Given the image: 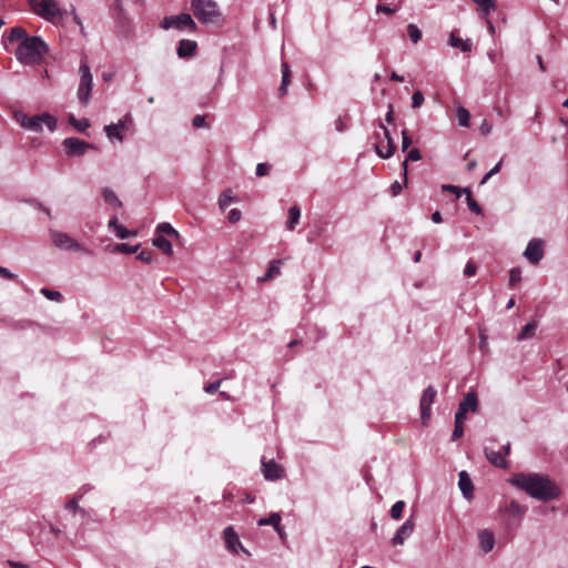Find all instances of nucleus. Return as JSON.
<instances>
[{
    "label": "nucleus",
    "mask_w": 568,
    "mask_h": 568,
    "mask_svg": "<svg viewBox=\"0 0 568 568\" xmlns=\"http://www.w3.org/2000/svg\"><path fill=\"white\" fill-rule=\"evenodd\" d=\"M224 541L229 550L233 552H239V550L246 552L232 526L224 529Z\"/></svg>",
    "instance_id": "2eb2a0df"
},
{
    "label": "nucleus",
    "mask_w": 568,
    "mask_h": 568,
    "mask_svg": "<svg viewBox=\"0 0 568 568\" xmlns=\"http://www.w3.org/2000/svg\"><path fill=\"white\" fill-rule=\"evenodd\" d=\"M109 229L113 232L116 231V227L121 226V224L118 223V217L116 216H112L109 221V224H108Z\"/></svg>",
    "instance_id": "69168bd1"
},
{
    "label": "nucleus",
    "mask_w": 568,
    "mask_h": 568,
    "mask_svg": "<svg viewBox=\"0 0 568 568\" xmlns=\"http://www.w3.org/2000/svg\"><path fill=\"white\" fill-rule=\"evenodd\" d=\"M40 293L50 301L61 302L62 294L58 291H51L49 288H41Z\"/></svg>",
    "instance_id": "a19ab883"
},
{
    "label": "nucleus",
    "mask_w": 568,
    "mask_h": 568,
    "mask_svg": "<svg viewBox=\"0 0 568 568\" xmlns=\"http://www.w3.org/2000/svg\"><path fill=\"white\" fill-rule=\"evenodd\" d=\"M29 4L33 13L50 23L62 22L68 14L55 0H29Z\"/></svg>",
    "instance_id": "7ed1b4c3"
},
{
    "label": "nucleus",
    "mask_w": 568,
    "mask_h": 568,
    "mask_svg": "<svg viewBox=\"0 0 568 568\" xmlns=\"http://www.w3.org/2000/svg\"><path fill=\"white\" fill-rule=\"evenodd\" d=\"M473 1L475 3H477L486 14L494 11L497 7L496 0H473Z\"/></svg>",
    "instance_id": "4c0bfd02"
},
{
    "label": "nucleus",
    "mask_w": 568,
    "mask_h": 568,
    "mask_svg": "<svg viewBox=\"0 0 568 568\" xmlns=\"http://www.w3.org/2000/svg\"><path fill=\"white\" fill-rule=\"evenodd\" d=\"M301 217V210L297 205H293L288 210V220L286 222L287 230L292 231L296 226V224L300 222Z\"/></svg>",
    "instance_id": "c85d7f7f"
},
{
    "label": "nucleus",
    "mask_w": 568,
    "mask_h": 568,
    "mask_svg": "<svg viewBox=\"0 0 568 568\" xmlns=\"http://www.w3.org/2000/svg\"><path fill=\"white\" fill-rule=\"evenodd\" d=\"M196 49V42L192 40H181L178 47V55L180 58H186L193 55Z\"/></svg>",
    "instance_id": "4be33fe9"
},
{
    "label": "nucleus",
    "mask_w": 568,
    "mask_h": 568,
    "mask_svg": "<svg viewBox=\"0 0 568 568\" xmlns=\"http://www.w3.org/2000/svg\"><path fill=\"white\" fill-rule=\"evenodd\" d=\"M404 508H405V501H403V500H398V501H396V503L392 506V508H390V517H392L393 519H396V520L400 519V518H402V515H403V510H404Z\"/></svg>",
    "instance_id": "58836bf2"
},
{
    "label": "nucleus",
    "mask_w": 568,
    "mask_h": 568,
    "mask_svg": "<svg viewBox=\"0 0 568 568\" xmlns=\"http://www.w3.org/2000/svg\"><path fill=\"white\" fill-rule=\"evenodd\" d=\"M432 220L434 223H440L443 221L442 214L438 211L434 212L432 215Z\"/></svg>",
    "instance_id": "774afa93"
},
{
    "label": "nucleus",
    "mask_w": 568,
    "mask_h": 568,
    "mask_svg": "<svg viewBox=\"0 0 568 568\" xmlns=\"http://www.w3.org/2000/svg\"><path fill=\"white\" fill-rule=\"evenodd\" d=\"M518 489L524 490L530 497L539 500H551L558 496L555 485L544 475L519 473L508 480Z\"/></svg>",
    "instance_id": "f03ea898"
},
{
    "label": "nucleus",
    "mask_w": 568,
    "mask_h": 568,
    "mask_svg": "<svg viewBox=\"0 0 568 568\" xmlns=\"http://www.w3.org/2000/svg\"><path fill=\"white\" fill-rule=\"evenodd\" d=\"M270 165L266 163H258L256 166V175L257 176H264L268 173Z\"/></svg>",
    "instance_id": "5fc2aeb1"
},
{
    "label": "nucleus",
    "mask_w": 568,
    "mask_h": 568,
    "mask_svg": "<svg viewBox=\"0 0 568 568\" xmlns=\"http://www.w3.org/2000/svg\"><path fill=\"white\" fill-rule=\"evenodd\" d=\"M449 44L454 48L460 49L463 52L470 51L473 47V43L469 39L463 40L462 38L457 37L455 31L450 33Z\"/></svg>",
    "instance_id": "5701e85b"
},
{
    "label": "nucleus",
    "mask_w": 568,
    "mask_h": 568,
    "mask_svg": "<svg viewBox=\"0 0 568 568\" xmlns=\"http://www.w3.org/2000/svg\"><path fill=\"white\" fill-rule=\"evenodd\" d=\"M138 248H139V245H130L128 243H121V244L115 245L114 251L119 252V253H124V254H132V253H135L138 251Z\"/></svg>",
    "instance_id": "ea45409f"
},
{
    "label": "nucleus",
    "mask_w": 568,
    "mask_h": 568,
    "mask_svg": "<svg viewBox=\"0 0 568 568\" xmlns=\"http://www.w3.org/2000/svg\"><path fill=\"white\" fill-rule=\"evenodd\" d=\"M0 275L8 280H13L17 277L16 274L11 273L8 268L0 266Z\"/></svg>",
    "instance_id": "680f3d73"
},
{
    "label": "nucleus",
    "mask_w": 568,
    "mask_h": 568,
    "mask_svg": "<svg viewBox=\"0 0 568 568\" xmlns=\"http://www.w3.org/2000/svg\"><path fill=\"white\" fill-rule=\"evenodd\" d=\"M458 486L467 499L473 498V483L465 470L459 473Z\"/></svg>",
    "instance_id": "6ab92c4d"
},
{
    "label": "nucleus",
    "mask_w": 568,
    "mask_h": 568,
    "mask_svg": "<svg viewBox=\"0 0 568 568\" xmlns=\"http://www.w3.org/2000/svg\"><path fill=\"white\" fill-rule=\"evenodd\" d=\"M221 385V381L213 382L204 387V390L209 394L215 393Z\"/></svg>",
    "instance_id": "13d9d810"
},
{
    "label": "nucleus",
    "mask_w": 568,
    "mask_h": 568,
    "mask_svg": "<svg viewBox=\"0 0 568 568\" xmlns=\"http://www.w3.org/2000/svg\"><path fill=\"white\" fill-rule=\"evenodd\" d=\"M544 244V241L540 239H532L528 242L524 256L529 263L534 265L539 264L545 254Z\"/></svg>",
    "instance_id": "f8f14e48"
},
{
    "label": "nucleus",
    "mask_w": 568,
    "mask_h": 568,
    "mask_svg": "<svg viewBox=\"0 0 568 568\" xmlns=\"http://www.w3.org/2000/svg\"><path fill=\"white\" fill-rule=\"evenodd\" d=\"M52 243L64 251H75V252H82V253H90L88 248H85L83 245H81L79 242H77L74 239H72L69 234L55 230L50 231Z\"/></svg>",
    "instance_id": "0eeeda50"
},
{
    "label": "nucleus",
    "mask_w": 568,
    "mask_h": 568,
    "mask_svg": "<svg viewBox=\"0 0 568 568\" xmlns=\"http://www.w3.org/2000/svg\"><path fill=\"white\" fill-rule=\"evenodd\" d=\"M479 548L484 554H487L494 549L495 535L490 529H481L477 534Z\"/></svg>",
    "instance_id": "f3484780"
},
{
    "label": "nucleus",
    "mask_w": 568,
    "mask_h": 568,
    "mask_svg": "<svg viewBox=\"0 0 568 568\" xmlns=\"http://www.w3.org/2000/svg\"><path fill=\"white\" fill-rule=\"evenodd\" d=\"M138 258L144 263H151L153 260V255L150 251H142L138 254Z\"/></svg>",
    "instance_id": "864d4df0"
},
{
    "label": "nucleus",
    "mask_w": 568,
    "mask_h": 568,
    "mask_svg": "<svg viewBox=\"0 0 568 568\" xmlns=\"http://www.w3.org/2000/svg\"><path fill=\"white\" fill-rule=\"evenodd\" d=\"M132 125V116L130 114H125L122 119H120L116 123H111L104 126V132L110 141H124L123 133L129 130Z\"/></svg>",
    "instance_id": "9d476101"
},
{
    "label": "nucleus",
    "mask_w": 568,
    "mask_h": 568,
    "mask_svg": "<svg viewBox=\"0 0 568 568\" xmlns=\"http://www.w3.org/2000/svg\"><path fill=\"white\" fill-rule=\"evenodd\" d=\"M376 11L377 12H383V13H386V14H390V13H394L396 11L395 8L388 6V4H377L376 7Z\"/></svg>",
    "instance_id": "6e6d98bb"
},
{
    "label": "nucleus",
    "mask_w": 568,
    "mask_h": 568,
    "mask_svg": "<svg viewBox=\"0 0 568 568\" xmlns=\"http://www.w3.org/2000/svg\"><path fill=\"white\" fill-rule=\"evenodd\" d=\"M192 124L194 128H204L206 126L205 116L197 114L193 118Z\"/></svg>",
    "instance_id": "603ef678"
},
{
    "label": "nucleus",
    "mask_w": 568,
    "mask_h": 568,
    "mask_svg": "<svg viewBox=\"0 0 568 568\" xmlns=\"http://www.w3.org/2000/svg\"><path fill=\"white\" fill-rule=\"evenodd\" d=\"M65 152L70 156L83 155L89 149H93V145L80 140L78 138H68L63 141Z\"/></svg>",
    "instance_id": "ddd939ff"
},
{
    "label": "nucleus",
    "mask_w": 568,
    "mask_h": 568,
    "mask_svg": "<svg viewBox=\"0 0 568 568\" xmlns=\"http://www.w3.org/2000/svg\"><path fill=\"white\" fill-rule=\"evenodd\" d=\"M422 159L420 152L418 149H412L407 153V158L402 163L403 168V176H404V183H407V162L408 161H419Z\"/></svg>",
    "instance_id": "c756f323"
},
{
    "label": "nucleus",
    "mask_w": 568,
    "mask_h": 568,
    "mask_svg": "<svg viewBox=\"0 0 568 568\" xmlns=\"http://www.w3.org/2000/svg\"><path fill=\"white\" fill-rule=\"evenodd\" d=\"M80 72V82L78 88V99L82 104H87L90 100L92 87H93V78L90 71V68L85 61H82L79 68Z\"/></svg>",
    "instance_id": "423d86ee"
},
{
    "label": "nucleus",
    "mask_w": 568,
    "mask_h": 568,
    "mask_svg": "<svg viewBox=\"0 0 568 568\" xmlns=\"http://www.w3.org/2000/svg\"><path fill=\"white\" fill-rule=\"evenodd\" d=\"M464 192L467 194L466 201H467L468 209L471 212H474L475 214L480 215L483 213V211H481L480 206L478 205V203L473 199L470 191L468 189H465Z\"/></svg>",
    "instance_id": "e433bc0d"
},
{
    "label": "nucleus",
    "mask_w": 568,
    "mask_h": 568,
    "mask_svg": "<svg viewBox=\"0 0 568 568\" xmlns=\"http://www.w3.org/2000/svg\"><path fill=\"white\" fill-rule=\"evenodd\" d=\"M16 120L22 128L31 132H41L43 126H47L50 132H53L57 129V119L49 113H42L33 116L17 113Z\"/></svg>",
    "instance_id": "20e7f679"
},
{
    "label": "nucleus",
    "mask_w": 568,
    "mask_h": 568,
    "mask_svg": "<svg viewBox=\"0 0 568 568\" xmlns=\"http://www.w3.org/2000/svg\"><path fill=\"white\" fill-rule=\"evenodd\" d=\"M241 216H242V213L240 210L237 209H232L230 212H229V215H227V220L230 223H236L241 220Z\"/></svg>",
    "instance_id": "8fccbe9b"
},
{
    "label": "nucleus",
    "mask_w": 568,
    "mask_h": 568,
    "mask_svg": "<svg viewBox=\"0 0 568 568\" xmlns=\"http://www.w3.org/2000/svg\"><path fill=\"white\" fill-rule=\"evenodd\" d=\"M19 41L14 51L17 60L26 65H32L41 61L48 51V47L40 37L28 36L21 27H14L2 34V43L6 50L9 44Z\"/></svg>",
    "instance_id": "f257e3e1"
},
{
    "label": "nucleus",
    "mask_w": 568,
    "mask_h": 568,
    "mask_svg": "<svg viewBox=\"0 0 568 568\" xmlns=\"http://www.w3.org/2000/svg\"><path fill=\"white\" fill-rule=\"evenodd\" d=\"M442 190L444 192L454 193L456 195V197H459L462 195V192H464V190H462L460 187H458L456 185H450V184H444L442 186Z\"/></svg>",
    "instance_id": "49530a36"
},
{
    "label": "nucleus",
    "mask_w": 568,
    "mask_h": 568,
    "mask_svg": "<svg viewBox=\"0 0 568 568\" xmlns=\"http://www.w3.org/2000/svg\"><path fill=\"white\" fill-rule=\"evenodd\" d=\"M407 34L413 43H417L422 39V31L414 23L407 26Z\"/></svg>",
    "instance_id": "c9c22d12"
},
{
    "label": "nucleus",
    "mask_w": 568,
    "mask_h": 568,
    "mask_svg": "<svg viewBox=\"0 0 568 568\" xmlns=\"http://www.w3.org/2000/svg\"><path fill=\"white\" fill-rule=\"evenodd\" d=\"M477 272V266L473 262H468L464 268L465 276H474Z\"/></svg>",
    "instance_id": "3c124183"
},
{
    "label": "nucleus",
    "mask_w": 568,
    "mask_h": 568,
    "mask_svg": "<svg viewBox=\"0 0 568 568\" xmlns=\"http://www.w3.org/2000/svg\"><path fill=\"white\" fill-rule=\"evenodd\" d=\"M480 132L484 135H488L491 132V125L486 120L480 125Z\"/></svg>",
    "instance_id": "0e129e2a"
},
{
    "label": "nucleus",
    "mask_w": 568,
    "mask_h": 568,
    "mask_svg": "<svg viewBox=\"0 0 568 568\" xmlns=\"http://www.w3.org/2000/svg\"><path fill=\"white\" fill-rule=\"evenodd\" d=\"M412 144V139L408 135L407 130L402 131V151L405 152Z\"/></svg>",
    "instance_id": "09e8293b"
},
{
    "label": "nucleus",
    "mask_w": 568,
    "mask_h": 568,
    "mask_svg": "<svg viewBox=\"0 0 568 568\" xmlns=\"http://www.w3.org/2000/svg\"><path fill=\"white\" fill-rule=\"evenodd\" d=\"M155 234L163 235V236L168 235L169 237H172L176 241H179L181 239L180 233L174 227H172V225L170 223H166V222H162V223L158 224V226L155 229Z\"/></svg>",
    "instance_id": "b1692460"
},
{
    "label": "nucleus",
    "mask_w": 568,
    "mask_h": 568,
    "mask_svg": "<svg viewBox=\"0 0 568 568\" xmlns=\"http://www.w3.org/2000/svg\"><path fill=\"white\" fill-rule=\"evenodd\" d=\"M163 29H190L191 31H195L196 24L193 21L192 17L189 13H181L178 16L165 17L161 23Z\"/></svg>",
    "instance_id": "1a4fd4ad"
},
{
    "label": "nucleus",
    "mask_w": 568,
    "mask_h": 568,
    "mask_svg": "<svg viewBox=\"0 0 568 568\" xmlns=\"http://www.w3.org/2000/svg\"><path fill=\"white\" fill-rule=\"evenodd\" d=\"M464 434V426L459 424H455V428L452 435L453 440L459 439Z\"/></svg>",
    "instance_id": "4d7b16f0"
},
{
    "label": "nucleus",
    "mask_w": 568,
    "mask_h": 568,
    "mask_svg": "<svg viewBox=\"0 0 568 568\" xmlns=\"http://www.w3.org/2000/svg\"><path fill=\"white\" fill-rule=\"evenodd\" d=\"M152 243L155 247L161 250L165 255H168V256L173 255L172 244L165 236L155 234Z\"/></svg>",
    "instance_id": "412c9836"
},
{
    "label": "nucleus",
    "mask_w": 568,
    "mask_h": 568,
    "mask_svg": "<svg viewBox=\"0 0 568 568\" xmlns=\"http://www.w3.org/2000/svg\"><path fill=\"white\" fill-rule=\"evenodd\" d=\"M281 69H282V84H281L280 91L282 92V94H285L286 88H287L288 83L291 82V71H290L288 63L282 62Z\"/></svg>",
    "instance_id": "473e14b6"
},
{
    "label": "nucleus",
    "mask_w": 568,
    "mask_h": 568,
    "mask_svg": "<svg viewBox=\"0 0 568 568\" xmlns=\"http://www.w3.org/2000/svg\"><path fill=\"white\" fill-rule=\"evenodd\" d=\"M505 513H507L510 516L515 517H523L525 513L527 511V507L520 505L516 500H511L504 509Z\"/></svg>",
    "instance_id": "bb28decb"
},
{
    "label": "nucleus",
    "mask_w": 568,
    "mask_h": 568,
    "mask_svg": "<svg viewBox=\"0 0 568 568\" xmlns=\"http://www.w3.org/2000/svg\"><path fill=\"white\" fill-rule=\"evenodd\" d=\"M466 412L465 410H457L455 415V424L464 425V422L466 419Z\"/></svg>",
    "instance_id": "bf43d9fd"
},
{
    "label": "nucleus",
    "mask_w": 568,
    "mask_h": 568,
    "mask_svg": "<svg viewBox=\"0 0 568 568\" xmlns=\"http://www.w3.org/2000/svg\"><path fill=\"white\" fill-rule=\"evenodd\" d=\"M437 390L434 386H428L422 394L420 400H419V407H420V419L423 425H427L428 420L430 419L432 415V405L436 398Z\"/></svg>",
    "instance_id": "9b49d317"
},
{
    "label": "nucleus",
    "mask_w": 568,
    "mask_h": 568,
    "mask_svg": "<svg viewBox=\"0 0 568 568\" xmlns=\"http://www.w3.org/2000/svg\"><path fill=\"white\" fill-rule=\"evenodd\" d=\"M485 456L494 466L499 468H508L509 464L507 459L504 457L500 450L496 452L489 447L485 448Z\"/></svg>",
    "instance_id": "a211bd4d"
},
{
    "label": "nucleus",
    "mask_w": 568,
    "mask_h": 568,
    "mask_svg": "<svg viewBox=\"0 0 568 568\" xmlns=\"http://www.w3.org/2000/svg\"><path fill=\"white\" fill-rule=\"evenodd\" d=\"M494 110L497 113V115L500 116L501 119H507L511 114V111H510V109L508 106L507 108H501L500 105H495Z\"/></svg>",
    "instance_id": "de8ad7c7"
},
{
    "label": "nucleus",
    "mask_w": 568,
    "mask_h": 568,
    "mask_svg": "<svg viewBox=\"0 0 568 568\" xmlns=\"http://www.w3.org/2000/svg\"><path fill=\"white\" fill-rule=\"evenodd\" d=\"M103 200L106 204L113 206V207H121L122 202L119 200L116 194L111 189H103L102 191Z\"/></svg>",
    "instance_id": "7c9ffc66"
},
{
    "label": "nucleus",
    "mask_w": 568,
    "mask_h": 568,
    "mask_svg": "<svg viewBox=\"0 0 568 568\" xmlns=\"http://www.w3.org/2000/svg\"><path fill=\"white\" fill-rule=\"evenodd\" d=\"M478 400L474 393H468L460 402L458 408L459 410H465L468 413L469 410L475 412L477 409Z\"/></svg>",
    "instance_id": "393cba45"
},
{
    "label": "nucleus",
    "mask_w": 568,
    "mask_h": 568,
    "mask_svg": "<svg viewBox=\"0 0 568 568\" xmlns=\"http://www.w3.org/2000/svg\"><path fill=\"white\" fill-rule=\"evenodd\" d=\"M90 490V487L89 486H83L77 495H74V497L69 500L67 504H65V509H69L71 510L72 513H81V514H84L85 511L79 507V500L82 498V496Z\"/></svg>",
    "instance_id": "aec40b11"
},
{
    "label": "nucleus",
    "mask_w": 568,
    "mask_h": 568,
    "mask_svg": "<svg viewBox=\"0 0 568 568\" xmlns=\"http://www.w3.org/2000/svg\"><path fill=\"white\" fill-rule=\"evenodd\" d=\"M456 116H457L459 125H462V126H468L469 125L470 113H469V111L466 108L459 105L456 109Z\"/></svg>",
    "instance_id": "72a5a7b5"
},
{
    "label": "nucleus",
    "mask_w": 568,
    "mask_h": 568,
    "mask_svg": "<svg viewBox=\"0 0 568 568\" xmlns=\"http://www.w3.org/2000/svg\"><path fill=\"white\" fill-rule=\"evenodd\" d=\"M237 199L232 195L230 190L221 193L219 197V206L221 210H225L231 203L236 202Z\"/></svg>",
    "instance_id": "f704fd0d"
},
{
    "label": "nucleus",
    "mask_w": 568,
    "mask_h": 568,
    "mask_svg": "<svg viewBox=\"0 0 568 568\" xmlns=\"http://www.w3.org/2000/svg\"><path fill=\"white\" fill-rule=\"evenodd\" d=\"M414 520L412 518L407 519L396 531L394 537L392 538V544L394 546H399L405 542V540L413 534L414 531Z\"/></svg>",
    "instance_id": "4468645a"
},
{
    "label": "nucleus",
    "mask_w": 568,
    "mask_h": 568,
    "mask_svg": "<svg viewBox=\"0 0 568 568\" xmlns=\"http://www.w3.org/2000/svg\"><path fill=\"white\" fill-rule=\"evenodd\" d=\"M379 129L383 131V136L381 138L379 134H377L378 141L375 143V151L379 158L388 159L395 153L396 144L384 124L381 123Z\"/></svg>",
    "instance_id": "6e6552de"
},
{
    "label": "nucleus",
    "mask_w": 568,
    "mask_h": 568,
    "mask_svg": "<svg viewBox=\"0 0 568 568\" xmlns=\"http://www.w3.org/2000/svg\"><path fill=\"white\" fill-rule=\"evenodd\" d=\"M537 327H538V322L536 320H532L531 322H529L528 324H526L523 327L521 332L517 336V339L523 341V339L531 338L535 335Z\"/></svg>",
    "instance_id": "cd10ccee"
},
{
    "label": "nucleus",
    "mask_w": 568,
    "mask_h": 568,
    "mask_svg": "<svg viewBox=\"0 0 568 568\" xmlns=\"http://www.w3.org/2000/svg\"><path fill=\"white\" fill-rule=\"evenodd\" d=\"M70 123L74 125L79 131H84L90 126V123L87 119L77 120L73 115L70 116Z\"/></svg>",
    "instance_id": "37998d69"
},
{
    "label": "nucleus",
    "mask_w": 568,
    "mask_h": 568,
    "mask_svg": "<svg viewBox=\"0 0 568 568\" xmlns=\"http://www.w3.org/2000/svg\"><path fill=\"white\" fill-rule=\"evenodd\" d=\"M403 190V186L399 182L395 181L392 186H390V191H392V194L394 196H397Z\"/></svg>",
    "instance_id": "e2e57ef3"
},
{
    "label": "nucleus",
    "mask_w": 568,
    "mask_h": 568,
    "mask_svg": "<svg viewBox=\"0 0 568 568\" xmlns=\"http://www.w3.org/2000/svg\"><path fill=\"white\" fill-rule=\"evenodd\" d=\"M257 524L258 526L271 525L276 531H280L281 516L277 513H273L267 518H261Z\"/></svg>",
    "instance_id": "2f4dec72"
},
{
    "label": "nucleus",
    "mask_w": 568,
    "mask_h": 568,
    "mask_svg": "<svg viewBox=\"0 0 568 568\" xmlns=\"http://www.w3.org/2000/svg\"><path fill=\"white\" fill-rule=\"evenodd\" d=\"M262 471L267 480H275L283 477V468L273 460L262 462Z\"/></svg>",
    "instance_id": "dca6fc26"
},
{
    "label": "nucleus",
    "mask_w": 568,
    "mask_h": 568,
    "mask_svg": "<svg viewBox=\"0 0 568 568\" xmlns=\"http://www.w3.org/2000/svg\"><path fill=\"white\" fill-rule=\"evenodd\" d=\"M466 412L465 410H457L455 415V424L464 425V422L466 419Z\"/></svg>",
    "instance_id": "052dcab7"
},
{
    "label": "nucleus",
    "mask_w": 568,
    "mask_h": 568,
    "mask_svg": "<svg viewBox=\"0 0 568 568\" xmlns=\"http://www.w3.org/2000/svg\"><path fill=\"white\" fill-rule=\"evenodd\" d=\"M520 281H521V270L519 267L511 268L509 271V285L515 286Z\"/></svg>",
    "instance_id": "79ce46f5"
},
{
    "label": "nucleus",
    "mask_w": 568,
    "mask_h": 568,
    "mask_svg": "<svg viewBox=\"0 0 568 568\" xmlns=\"http://www.w3.org/2000/svg\"><path fill=\"white\" fill-rule=\"evenodd\" d=\"M282 260H274L270 263L267 272L264 276L260 277L258 281L266 282L273 280L281 274Z\"/></svg>",
    "instance_id": "a878e982"
},
{
    "label": "nucleus",
    "mask_w": 568,
    "mask_h": 568,
    "mask_svg": "<svg viewBox=\"0 0 568 568\" xmlns=\"http://www.w3.org/2000/svg\"><path fill=\"white\" fill-rule=\"evenodd\" d=\"M191 10L202 23H216L221 18L219 6L214 0H192Z\"/></svg>",
    "instance_id": "39448f33"
},
{
    "label": "nucleus",
    "mask_w": 568,
    "mask_h": 568,
    "mask_svg": "<svg viewBox=\"0 0 568 568\" xmlns=\"http://www.w3.org/2000/svg\"><path fill=\"white\" fill-rule=\"evenodd\" d=\"M503 164V160H500L493 169L488 171V176H494L500 171Z\"/></svg>",
    "instance_id": "338daca9"
},
{
    "label": "nucleus",
    "mask_w": 568,
    "mask_h": 568,
    "mask_svg": "<svg viewBox=\"0 0 568 568\" xmlns=\"http://www.w3.org/2000/svg\"><path fill=\"white\" fill-rule=\"evenodd\" d=\"M424 103V95L420 91H416L413 93V97H412V106L414 109H418L422 106V104Z\"/></svg>",
    "instance_id": "a18cd8bd"
},
{
    "label": "nucleus",
    "mask_w": 568,
    "mask_h": 568,
    "mask_svg": "<svg viewBox=\"0 0 568 568\" xmlns=\"http://www.w3.org/2000/svg\"><path fill=\"white\" fill-rule=\"evenodd\" d=\"M114 233L116 234L118 237H120L122 240L136 235L135 231H130V230L125 229L123 225L116 227V231Z\"/></svg>",
    "instance_id": "c03bdc74"
}]
</instances>
